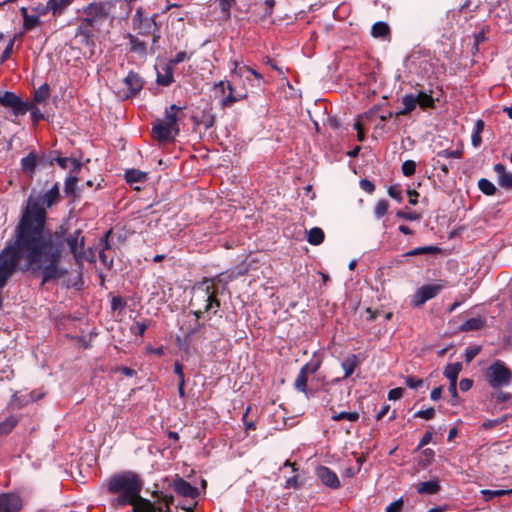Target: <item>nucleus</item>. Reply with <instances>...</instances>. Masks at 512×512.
I'll return each instance as SVG.
<instances>
[{"mask_svg":"<svg viewBox=\"0 0 512 512\" xmlns=\"http://www.w3.org/2000/svg\"><path fill=\"white\" fill-rule=\"evenodd\" d=\"M59 196L57 183L44 194L29 196L13 238L0 253L1 284L14 273L21 261L22 271H41L42 284L66 274V270L59 267L63 241L46 229V209L55 204Z\"/></svg>","mask_w":512,"mask_h":512,"instance_id":"1","label":"nucleus"},{"mask_svg":"<svg viewBox=\"0 0 512 512\" xmlns=\"http://www.w3.org/2000/svg\"><path fill=\"white\" fill-rule=\"evenodd\" d=\"M108 493L117 495L113 504L116 506H133V512H157L155 504L141 497L143 480L134 471H122L112 475L106 482Z\"/></svg>","mask_w":512,"mask_h":512,"instance_id":"2","label":"nucleus"},{"mask_svg":"<svg viewBox=\"0 0 512 512\" xmlns=\"http://www.w3.org/2000/svg\"><path fill=\"white\" fill-rule=\"evenodd\" d=\"M221 281L220 275L214 278H204L194 284L192 287V296L190 299V306L199 308L204 311H211L215 315L220 308V300L218 299V287L215 281Z\"/></svg>","mask_w":512,"mask_h":512,"instance_id":"3","label":"nucleus"},{"mask_svg":"<svg viewBox=\"0 0 512 512\" xmlns=\"http://www.w3.org/2000/svg\"><path fill=\"white\" fill-rule=\"evenodd\" d=\"M114 9L115 3L111 0L89 3L83 8L85 17L82 20L98 28L109 18Z\"/></svg>","mask_w":512,"mask_h":512,"instance_id":"4","label":"nucleus"},{"mask_svg":"<svg viewBox=\"0 0 512 512\" xmlns=\"http://www.w3.org/2000/svg\"><path fill=\"white\" fill-rule=\"evenodd\" d=\"M486 379L494 389L505 387L512 382V372L504 362L496 360L487 368Z\"/></svg>","mask_w":512,"mask_h":512,"instance_id":"5","label":"nucleus"},{"mask_svg":"<svg viewBox=\"0 0 512 512\" xmlns=\"http://www.w3.org/2000/svg\"><path fill=\"white\" fill-rule=\"evenodd\" d=\"M54 234H57L63 241L62 246L64 243L67 244L69 251L73 255L76 263L82 264L85 259V237L82 235V231L77 229L73 233L68 234L65 238L58 232H55Z\"/></svg>","mask_w":512,"mask_h":512,"instance_id":"6","label":"nucleus"},{"mask_svg":"<svg viewBox=\"0 0 512 512\" xmlns=\"http://www.w3.org/2000/svg\"><path fill=\"white\" fill-rule=\"evenodd\" d=\"M445 287V282L421 286L412 296L411 305L414 307L422 306L428 300L436 297Z\"/></svg>","mask_w":512,"mask_h":512,"instance_id":"7","label":"nucleus"},{"mask_svg":"<svg viewBox=\"0 0 512 512\" xmlns=\"http://www.w3.org/2000/svg\"><path fill=\"white\" fill-rule=\"evenodd\" d=\"M43 397V393H39L36 391L27 392V391H16L12 394L10 401L7 404V407L12 410H20L30 403H33L36 400H39Z\"/></svg>","mask_w":512,"mask_h":512,"instance_id":"8","label":"nucleus"},{"mask_svg":"<svg viewBox=\"0 0 512 512\" xmlns=\"http://www.w3.org/2000/svg\"><path fill=\"white\" fill-rule=\"evenodd\" d=\"M233 65L234 67L231 71V77L235 84L237 82H241L245 87V82H248L251 86H253L250 76H253L258 81L262 79V75L249 66L241 65L237 61H233Z\"/></svg>","mask_w":512,"mask_h":512,"instance_id":"9","label":"nucleus"},{"mask_svg":"<svg viewBox=\"0 0 512 512\" xmlns=\"http://www.w3.org/2000/svg\"><path fill=\"white\" fill-rule=\"evenodd\" d=\"M0 104L4 107L11 108L15 116L25 115L29 110V104L24 102L13 92H5L0 97Z\"/></svg>","mask_w":512,"mask_h":512,"instance_id":"10","label":"nucleus"},{"mask_svg":"<svg viewBox=\"0 0 512 512\" xmlns=\"http://www.w3.org/2000/svg\"><path fill=\"white\" fill-rule=\"evenodd\" d=\"M170 487L175 491V493L181 497L195 500L198 499L200 495V491L197 487L191 485L188 481L176 475L173 479Z\"/></svg>","mask_w":512,"mask_h":512,"instance_id":"11","label":"nucleus"},{"mask_svg":"<svg viewBox=\"0 0 512 512\" xmlns=\"http://www.w3.org/2000/svg\"><path fill=\"white\" fill-rule=\"evenodd\" d=\"M227 89L229 94L221 100L223 107H231L234 103L247 97L246 87L241 82L235 84L232 78L227 81Z\"/></svg>","mask_w":512,"mask_h":512,"instance_id":"12","label":"nucleus"},{"mask_svg":"<svg viewBox=\"0 0 512 512\" xmlns=\"http://www.w3.org/2000/svg\"><path fill=\"white\" fill-rule=\"evenodd\" d=\"M95 29H96V27L81 20L80 24L78 25V27L76 29V34H75L76 38L79 39V42L82 45H85L86 47L90 48L91 54H93V48L95 47V42H94V30Z\"/></svg>","mask_w":512,"mask_h":512,"instance_id":"13","label":"nucleus"},{"mask_svg":"<svg viewBox=\"0 0 512 512\" xmlns=\"http://www.w3.org/2000/svg\"><path fill=\"white\" fill-rule=\"evenodd\" d=\"M319 367V361L308 362L304 366H302L294 382L295 389L300 392H306L308 375L315 373L319 369Z\"/></svg>","mask_w":512,"mask_h":512,"instance_id":"14","label":"nucleus"},{"mask_svg":"<svg viewBox=\"0 0 512 512\" xmlns=\"http://www.w3.org/2000/svg\"><path fill=\"white\" fill-rule=\"evenodd\" d=\"M23 506L21 497L12 492L0 494V512H19Z\"/></svg>","mask_w":512,"mask_h":512,"instance_id":"15","label":"nucleus"},{"mask_svg":"<svg viewBox=\"0 0 512 512\" xmlns=\"http://www.w3.org/2000/svg\"><path fill=\"white\" fill-rule=\"evenodd\" d=\"M316 475L325 486L331 489H338L341 487L337 474L326 466H319L316 469Z\"/></svg>","mask_w":512,"mask_h":512,"instance_id":"16","label":"nucleus"},{"mask_svg":"<svg viewBox=\"0 0 512 512\" xmlns=\"http://www.w3.org/2000/svg\"><path fill=\"white\" fill-rule=\"evenodd\" d=\"M124 85L127 87L129 93L127 97H134L143 88L144 81L140 75L134 71H130L123 80Z\"/></svg>","mask_w":512,"mask_h":512,"instance_id":"17","label":"nucleus"},{"mask_svg":"<svg viewBox=\"0 0 512 512\" xmlns=\"http://www.w3.org/2000/svg\"><path fill=\"white\" fill-rule=\"evenodd\" d=\"M181 110V107H178L175 104H172L165 110L164 114V120L161 121V123H164L165 126L169 127V129H172L174 131V135L179 134V118L177 116V113Z\"/></svg>","mask_w":512,"mask_h":512,"instance_id":"18","label":"nucleus"},{"mask_svg":"<svg viewBox=\"0 0 512 512\" xmlns=\"http://www.w3.org/2000/svg\"><path fill=\"white\" fill-rule=\"evenodd\" d=\"M152 136L154 139L159 142H168L173 140L176 135H174V131L169 129V127L165 126L161 121H157L152 126Z\"/></svg>","mask_w":512,"mask_h":512,"instance_id":"19","label":"nucleus"},{"mask_svg":"<svg viewBox=\"0 0 512 512\" xmlns=\"http://www.w3.org/2000/svg\"><path fill=\"white\" fill-rule=\"evenodd\" d=\"M156 82L161 86H170L174 82L173 67L171 64H163L160 69L157 68V79Z\"/></svg>","mask_w":512,"mask_h":512,"instance_id":"20","label":"nucleus"},{"mask_svg":"<svg viewBox=\"0 0 512 512\" xmlns=\"http://www.w3.org/2000/svg\"><path fill=\"white\" fill-rule=\"evenodd\" d=\"M494 171L498 175V184L504 189H512V173L506 171L505 165L495 164Z\"/></svg>","mask_w":512,"mask_h":512,"instance_id":"21","label":"nucleus"},{"mask_svg":"<svg viewBox=\"0 0 512 512\" xmlns=\"http://www.w3.org/2000/svg\"><path fill=\"white\" fill-rule=\"evenodd\" d=\"M486 326V319L483 317H475L466 320L459 327L462 332L478 331Z\"/></svg>","mask_w":512,"mask_h":512,"instance_id":"22","label":"nucleus"},{"mask_svg":"<svg viewBox=\"0 0 512 512\" xmlns=\"http://www.w3.org/2000/svg\"><path fill=\"white\" fill-rule=\"evenodd\" d=\"M155 17L156 15L145 18V20H142L134 29L138 30L139 34L144 36L150 35L153 31H158L159 28L157 27Z\"/></svg>","mask_w":512,"mask_h":512,"instance_id":"23","label":"nucleus"},{"mask_svg":"<svg viewBox=\"0 0 512 512\" xmlns=\"http://www.w3.org/2000/svg\"><path fill=\"white\" fill-rule=\"evenodd\" d=\"M441 487L438 480H430L420 482L416 486V490L420 494L434 495L440 491Z\"/></svg>","mask_w":512,"mask_h":512,"instance_id":"24","label":"nucleus"},{"mask_svg":"<svg viewBox=\"0 0 512 512\" xmlns=\"http://www.w3.org/2000/svg\"><path fill=\"white\" fill-rule=\"evenodd\" d=\"M38 157L35 152H30L26 157L21 159V169L23 172L32 175L35 172Z\"/></svg>","mask_w":512,"mask_h":512,"instance_id":"25","label":"nucleus"},{"mask_svg":"<svg viewBox=\"0 0 512 512\" xmlns=\"http://www.w3.org/2000/svg\"><path fill=\"white\" fill-rule=\"evenodd\" d=\"M418 99L414 94H405L402 97L403 108L397 112V115H408L417 107Z\"/></svg>","mask_w":512,"mask_h":512,"instance_id":"26","label":"nucleus"},{"mask_svg":"<svg viewBox=\"0 0 512 512\" xmlns=\"http://www.w3.org/2000/svg\"><path fill=\"white\" fill-rule=\"evenodd\" d=\"M111 233H112V231L108 230L105 233V235L100 239L101 244H103V248H102V250L99 253V258H100V261L102 262V264H104L107 267H110L113 264V259L112 258H108V256L105 253L106 249H110V243H109L108 238L111 235Z\"/></svg>","mask_w":512,"mask_h":512,"instance_id":"27","label":"nucleus"},{"mask_svg":"<svg viewBox=\"0 0 512 512\" xmlns=\"http://www.w3.org/2000/svg\"><path fill=\"white\" fill-rule=\"evenodd\" d=\"M153 496L157 497L158 500L164 504V507L155 505L157 512H170V505L174 503L173 495L156 491L153 493Z\"/></svg>","mask_w":512,"mask_h":512,"instance_id":"28","label":"nucleus"},{"mask_svg":"<svg viewBox=\"0 0 512 512\" xmlns=\"http://www.w3.org/2000/svg\"><path fill=\"white\" fill-rule=\"evenodd\" d=\"M73 0H49V8L53 16H59L72 4Z\"/></svg>","mask_w":512,"mask_h":512,"instance_id":"29","label":"nucleus"},{"mask_svg":"<svg viewBox=\"0 0 512 512\" xmlns=\"http://www.w3.org/2000/svg\"><path fill=\"white\" fill-rule=\"evenodd\" d=\"M147 179V174L138 169H130L125 172V180L129 184L143 183Z\"/></svg>","mask_w":512,"mask_h":512,"instance_id":"30","label":"nucleus"},{"mask_svg":"<svg viewBox=\"0 0 512 512\" xmlns=\"http://www.w3.org/2000/svg\"><path fill=\"white\" fill-rule=\"evenodd\" d=\"M357 365V356L355 354L348 355L341 363V366L345 372L343 378H348L349 376H351Z\"/></svg>","mask_w":512,"mask_h":512,"instance_id":"31","label":"nucleus"},{"mask_svg":"<svg viewBox=\"0 0 512 512\" xmlns=\"http://www.w3.org/2000/svg\"><path fill=\"white\" fill-rule=\"evenodd\" d=\"M128 40L130 44V51L134 53H138L140 55H145L147 52V46L146 43L136 36L129 34Z\"/></svg>","mask_w":512,"mask_h":512,"instance_id":"32","label":"nucleus"},{"mask_svg":"<svg viewBox=\"0 0 512 512\" xmlns=\"http://www.w3.org/2000/svg\"><path fill=\"white\" fill-rule=\"evenodd\" d=\"M371 34L375 38H385L390 34V27L386 22H376L372 26Z\"/></svg>","mask_w":512,"mask_h":512,"instance_id":"33","label":"nucleus"},{"mask_svg":"<svg viewBox=\"0 0 512 512\" xmlns=\"http://www.w3.org/2000/svg\"><path fill=\"white\" fill-rule=\"evenodd\" d=\"M18 422L19 418L15 415H10L4 421L0 422V437L9 434Z\"/></svg>","mask_w":512,"mask_h":512,"instance_id":"34","label":"nucleus"},{"mask_svg":"<svg viewBox=\"0 0 512 512\" xmlns=\"http://www.w3.org/2000/svg\"><path fill=\"white\" fill-rule=\"evenodd\" d=\"M462 370V364L460 362L448 364L445 367L444 375L450 382H457L458 375Z\"/></svg>","mask_w":512,"mask_h":512,"instance_id":"35","label":"nucleus"},{"mask_svg":"<svg viewBox=\"0 0 512 512\" xmlns=\"http://www.w3.org/2000/svg\"><path fill=\"white\" fill-rule=\"evenodd\" d=\"M224 20L231 19V9L235 6L236 0H216Z\"/></svg>","mask_w":512,"mask_h":512,"instance_id":"36","label":"nucleus"},{"mask_svg":"<svg viewBox=\"0 0 512 512\" xmlns=\"http://www.w3.org/2000/svg\"><path fill=\"white\" fill-rule=\"evenodd\" d=\"M325 234L319 227L311 228L308 232L307 241L311 245H319L324 241Z\"/></svg>","mask_w":512,"mask_h":512,"instance_id":"37","label":"nucleus"},{"mask_svg":"<svg viewBox=\"0 0 512 512\" xmlns=\"http://www.w3.org/2000/svg\"><path fill=\"white\" fill-rule=\"evenodd\" d=\"M480 493L483 495V499L485 501H490V500H492L495 497H502L504 495H511L512 494V489H506V490L505 489H499V490L485 489V490H481Z\"/></svg>","mask_w":512,"mask_h":512,"instance_id":"38","label":"nucleus"},{"mask_svg":"<svg viewBox=\"0 0 512 512\" xmlns=\"http://www.w3.org/2000/svg\"><path fill=\"white\" fill-rule=\"evenodd\" d=\"M415 97L418 99L417 105H419L422 109L433 108L434 107V99L431 95L420 91Z\"/></svg>","mask_w":512,"mask_h":512,"instance_id":"39","label":"nucleus"},{"mask_svg":"<svg viewBox=\"0 0 512 512\" xmlns=\"http://www.w3.org/2000/svg\"><path fill=\"white\" fill-rule=\"evenodd\" d=\"M440 249L436 246L417 247L404 254V256H417L422 254H436Z\"/></svg>","mask_w":512,"mask_h":512,"instance_id":"40","label":"nucleus"},{"mask_svg":"<svg viewBox=\"0 0 512 512\" xmlns=\"http://www.w3.org/2000/svg\"><path fill=\"white\" fill-rule=\"evenodd\" d=\"M478 188L480 189V191L483 194L488 195V196H492L496 192L495 185L490 180H488L486 178H482L479 180Z\"/></svg>","mask_w":512,"mask_h":512,"instance_id":"41","label":"nucleus"},{"mask_svg":"<svg viewBox=\"0 0 512 512\" xmlns=\"http://www.w3.org/2000/svg\"><path fill=\"white\" fill-rule=\"evenodd\" d=\"M331 418L334 421L348 420L350 422H356L359 419V413L358 412H340V413L333 414Z\"/></svg>","mask_w":512,"mask_h":512,"instance_id":"42","label":"nucleus"},{"mask_svg":"<svg viewBox=\"0 0 512 512\" xmlns=\"http://www.w3.org/2000/svg\"><path fill=\"white\" fill-rule=\"evenodd\" d=\"M389 209V203L385 199H381L377 202L374 208V215L377 219L382 218Z\"/></svg>","mask_w":512,"mask_h":512,"instance_id":"43","label":"nucleus"},{"mask_svg":"<svg viewBox=\"0 0 512 512\" xmlns=\"http://www.w3.org/2000/svg\"><path fill=\"white\" fill-rule=\"evenodd\" d=\"M49 94L50 89L47 84H44L35 91L34 100L38 103L44 102L49 97Z\"/></svg>","mask_w":512,"mask_h":512,"instance_id":"44","label":"nucleus"},{"mask_svg":"<svg viewBox=\"0 0 512 512\" xmlns=\"http://www.w3.org/2000/svg\"><path fill=\"white\" fill-rule=\"evenodd\" d=\"M401 170L404 176L410 177L415 174L416 162L413 160H406L401 166Z\"/></svg>","mask_w":512,"mask_h":512,"instance_id":"45","label":"nucleus"},{"mask_svg":"<svg viewBox=\"0 0 512 512\" xmlns=\"http://www.w3.org/2000/svg\"><path fill=\"white\" fill-rule=\"evenodd\" d=\"M39 24L40 19L38 15H29L25 20H23V27L25 30H32Z\"/></svg>","mask_w":512,"mask_h":512,"instance_id":"46","label":"nucleus"},{"mask_svg":"<svg viewBox=\"0 0 512 512\" xmlns=\"http://www.w3.org/2000/svg\"><path fill=\"white\" fill-rule=\"evenodd\" d=\"M76 186H77V178L76 177H68L65 180L64 192L67 195H73L75 193Z\"/></svg>","mask_w":512,"mask_h":512,"instance_id":"47","label":"nucleus"},{"mask_svg":"<svg viewBox=\"0 0 512 512\" xmlns=\"http://www.w3.org/2000/svg\"><path fill=\"white\" fill-rule=\"evenodd\" d=\"M197 504H198L197 499H195V500L188 499L187 501L180 502L178 504L177 508H180L181 510H183L185 512H195Z\"/></svg>","mask_w":512,"mask_h":512,"instance_id":"48","label":"nucleus"},{"mask_svg":"<svg viewBox=\"0 0 512 512\" xmlns=\"http://www.w3.org/2000/svg\"><path fill=\"white\" fill-rule=\"evenodd\" d=\"M396 215L399 218L409 220V221H417L421 218V215L414 211L407 212V211L399 210V211H397Z\"/></svg>","mask_w":512,"mask_h":512,"instance_id":"49","label":"nucleus"},{"mask_svg":"<svg viewBox=\"0 0 512 512\" xmlns=\"http://www.w3.org/2000/svg\"><path fill=\"white\" fill-rule=\"evenodd\" d=\"M414 417L416 418H422L425 420H431L435 417V409L433 407L427 408L425 410L417 411L414 414Z\"/></svg>","mask_w":512,"mask_h":512,"instance_id":"50","label":"nucleus"},{"mask_svg":"<svg viewBox=\"0 0 512 512\" xmlns=\"http://www.w3.org/2000/svg\"><path fill=\"white\" fill-rule=\"evenodd\" d=\"M388 195L395 199L397 202L402 201V189L399 185H391L388 188Z\"/></svg>","mask_w":512,"mask_h":512,"instance_id":"51","label":"nucleus"},{"mask_svg":"<svg viewBox=\"0 0 512 512\" xmlns=\"http://www.w3.org/2000/svg\"><path fill=\"white\" fill-rule=\"evenodd\" d=\"M191 55H188L186 52L181 51L178 52L174 58L170 59V61L167 64H171V67H174L175 65L185 61L189 60Z\"/></svg>","mask_w":512,"mask_h":512,"instance_id":"52","label":"nucleus"},{"mask_svg":"<svg viewBox=\"0 0 512 512\" xmlns=\"http://www.w3.org/2000/svg\"><path fill=\"white\" fill-rule=\"evenodd\" d=\"M147 324L145 322H140V321H137L135 322L132 326H131V331L135 334V335H139V336H143V334L145 333L146 329H147Z\"/></svg>","mask_w":512,"mask_h":512,"instance_id":"53","label":"nucleus"},{"mask_svg":"<svg viewBox=\"0 0 512 512\" xmlns=\"http://www.w3.org/2000/svg\"><path fill=\"white\" fill-rule=\"evenodd\" d=\"M405 384L411 389H418L423 385V381L413 376H407L405 379Z\"/></svg>","mask_w":512,"mask_h":512,"instance_id":"54","label":"nucleus"},{"mask_svg":"<svg viewBox=\"0 0 512 512\" xmlns=\"http://www.w3.org/2000/svg\"><path fill=\"white\" fill-rule=\"evenodd\" d=\"M203 327H204L203 323H201L200 321H195L193 326L187 328V330L185 332V336L187 338H190L193 335H195L196 333L200 332Z\"/></svg>","mask_w":512,"mask_h":512,"instance_id":"55","label":"nucleus"},{"mask_svg":"<svg viewBox=\"0 0 512 512\" xmlns=\"http://www.w3.org/2000/svg\"><path fill=\"white\" fill-rule=\"evenodd\" d=\"M437 156L443 158H461L462 152L459 150H442L438 152Z\"/></svg>","mask_w":512,"mask_h":512,"instance_id":"56","label":"nucleus"},{"mask_svg":"<svg viewBox=\"0 0 512 512\" xmlns=\"http://www.w3.org/2000/svg\"><path fill=\"white\" fill-rule=\"evenodd\" d=\"M145 18L144 9L142 7H138L132 19L133 28L137 27V25L140 24L142 20H145Z\"/></svg>","mask_w":512,"mask_h":512,"instance_id":"57","label":"nucleus"},{"mask_svg":"<svg viewBox=\"0 0 512 512\" xmlns=\"http://www.w3.org/2000/svg\"><path fill=\"white\" fill-rule=\"evenodd\" d=\"M403 508V500L399 499L388 505L386 512H401Z\"/></svg>","mask_w":512,"mask_h":512,"instance_id":"58","label":"nucleus"},{"mask_svg":"<svg viewBox=\"0 0 512 512\" xmlns=\"http://www.w3.org/2000/svg\"><path fill=\"white\" fill-rule=\"evenodd\" d=\"M274 6H275V0H265V1H264V12H263V16H264V17H269V16H271V15H272V13H273Z\"/></svg>","mask_w":512,"mask_h":512,"instance_id":"59","label":"nucleus"},{"mask_svg":"<svg viewBox=\"0 0 512 512\" xmlns=\"http://www.w3.org/2000/svg\"><path fill=\"white\" fill-rule=\"evenodd\" d=\"M360 187L369 194L373 193L375 190V185L368 179H362L360 181Z\"/></svg>","mask_w":512,"mask_h":512,"instance_id":"60","label":"nucleus"},{"mask_svg":"<svg viewBox=\"0 0 512 512\" xmlns=\"http://www.w3.org/2000/svg\"><path fill=\"white\" fill-rule=\"evenodd\" d=\"M403 392H404V389L400 388V387L391 389L388 392V399L389 400H398L403 396Z\"/></svg>","mask_w":512,"mask_h":512,"instance_id":"61","label":"nucleus"},{"mask_svg":"<svg viewBox=\"0 0 512 512\" xmlns=\"http://www.w3.org/2000/svg\"><path fill=\"white\" fill-rule=\"evenodd\" d=\"M13 45H14V41L11 40L1 55V58H0L1 63L5 62L11 56L12 51H13Z\"/></svg>","mask_w":512,"mask_h":512,"instance_id":"62","label":"nucleus"},{"mask_svg":"<svg viewBox=\"0 0 512 512\" xmlns=\"http://www.w3.org/2000/svg\"><path fill=\"white\" fill-rule=\"evenodd\" d=\"M32 9L37 12L38 16L46 15L48 12L51 11V9L49 8V0L47 1L46 5L39 4L36 7H33Z\"/></svg>","mask_w":512,"mask_h":512,"instance_id":"63","label":"nucleus"},{"mask_svg":"<svg viewBox=\"0 0 512 512\" xmlns=\"http://www.w3.org/2000/svg\"><path fill=\"white\" fill-rule=\"evenodd\" d=\"M472 385H473V380H471L469 378H464L460 381L459 388L461 391L466 392L471 389Z\"/></svg>","mask_w":512,"mask_h":512,"instance_id":"64","label":"nucleus"}]
</instances>
